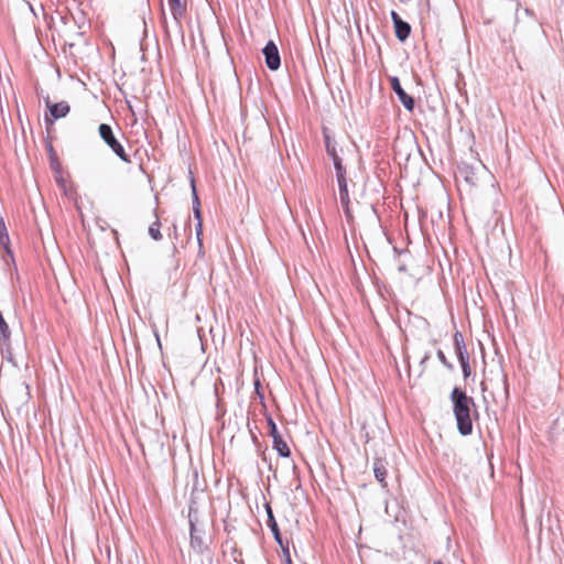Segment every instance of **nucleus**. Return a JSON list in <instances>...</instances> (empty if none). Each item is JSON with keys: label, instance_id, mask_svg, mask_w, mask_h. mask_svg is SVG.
Here are the masks:
<instances>
[{"label": "nucleus", "instance_id": "19", "mask_svg": "<svg viewBox=\"0 0 564 564\" xmlns=\"http://www.w3.org/2000/svg\"><path fill=\"white\" fill-rule=\"evenodd\" d=\"M437 358L447 369H453V365L447 360L446 356L441 349L437 351Z\"/></svg>", "mask_w": 564, "mask_h": 564}, {"label": "nucleus", "instance_id": "17", "mask_svg": "<svg viewBox=\"0 0 564 564\" xmlns=\"http://www.w3.org/2000/svg\"><path fill=\"white\" fill-rule=\"evenodd\" d=\"M192 193H193V213L195 218H199V215H202L200 212V203L199 198L196 192V187L194 184V180H192Z\"/></svg>", "mask_w": 564, "mask_h": 564}, {"label": "nucleus", "instance_id": "25", "mask_svg": "<svg viewBox=\"0 0 564 564\" xmlns=\"http://www.w3.org/2000/svg\"><path fill=\"white\" fill-rule=\"evenodd\" d=\"M427 358H429V356L425 355L422 361L424 362Z\"/></svg>", "mask_w": 564, "mask_h": 564}, {"label": "nucleus", "instance_id": "8", "mask_svg": "<svg viewBox=\"0 0 564 564\" xmlns=\"http://www.w3.org/2000/svg\"><path fill=\"white\" fill-rule=\"evenodd\" d=\"M324 139L327 154L332 158L334 162V167L336 170V175L346 173L345 167L343 166L341 159L339 158L336 149V142L330 139L329 134L324 130Z\"/></svg>", "mask_w": 564, "mask_h": 564}, {"label": "nucleus", "instance_id": "2", "mask_svg": "<svg viewBox=\"0 0 564 564\" xmlns=\"http://www.w3.org/2000/svg\"><path fill=\"white\" fill-rule=\"evenodd\" d=\"M100 139L111 149V151L123 162L130 163L131 159L127 154L123 145L116 138L112 128L107 123H101L98 127Z\"/></svg>", "mask_w": 564, "mask_h": 564}, {"label": "nucleus", "instance_id": "20", "mask_svg": "<svg viewBox=\"0 0 564 564\" xmlns=\"http://www.w3.org/2000/svg\"><path fill=\"white\" fill-rule=\"evenodd\" d=\"M220 388H224V383H223V380L220 378H218L216 380V382L214 383V392H215V395L217 398V403L219 404V392H220Z\"/></svg>", "mask_w": 564, "mask_h": 564}, {"label": "nucleus", "instance_id": "14", "mask_svg": "<svg viewBox=\"0 0 564 564\" xmlns=\"http://www.w3.org/2000/svg\"><path fill=\"white\" fill-rule=\"evenodd\" d=\"M373 474H375L376 479L380 484L386 485L387 468H386V463L381 458L375 459Z\"/></svg>", "mask_w": 564, "mask_h": 564}, {"label": "nucleus", "instance_id": "24", "mask_svg": "<svg viewBox=\"0 0 564 564\" xmlns=\"http://www.w3.org/2000/svg\"><path fill=\"white\" fill-rule=\"evenodd\" d=\"M154 335H155V337H156L158 344L160 345V336H159L158 332H155V334H154Z\"/></svg>", "mask_w": 564, "mask_h": 564}, {"label": "nucleus", "instance_id": "7", "mask_svg": "<svg viewBox=\"0 0 564 564\" xmlns=\"http://www.w3.org/2000/svg\"><path fill=\"white\" fill-rule=\"evenodd\" d=\"M45 105L48 108L50 116L52 118V119H48L47 117H45L46 121L53 122V120H57V119L64 118L70 111V107H69L67 101H59V102H56V104H52L50 98L46 97L45 98Z\"/></svg>", "mask_w": 564, "mask_h": 564}, {"label": "nucleus", "instance_id": "23", "mask_svg": "<svg viewBox=\"0 0 564 564\" xmlns=\"http://www.w3.org/2000/svg\"><path fill=\"white\" fill-rule=\"evenodd\" d=\"M502 382H503L505 389L507 391L508 390V380H507V376L505 373H502Z\"/></svg>", "mask_w": 564, "mask_h": 564}, {"label": "nucleus", "instance_id": "22", "mask_svg": "<svg viewBox=\"0 0 564 564\" xmlns=\"http://www.w3.org/2000/svg\"><path fill=\"white\" fill-rule=\"evenodd\" d=\"M280 546L283 551V555L285 557V563L291 564V555H290V550H289L288 543L285 545L282 543V545H280Z\"/></svg>", "mask_w": 564, "mask_h": 564}, {"label": "nucleus", "instance_id": "10", "mask_svg": "<svg viewBox=\"0 0 564 564\" xmlns=\"http://www.w3.org/2000/svg\"><path fill=\"white\" fill-rule=\"evenodd\" d=\"M454 344H455L456 355L459 360V364L469 361V355L467 352V348H466L462 333L456 332L454 334Z\"/></svg>", "mask_w": 564, "mask_h": 564}, {"label": "nucleus", "instance_id": "15", "mask_svg": "<svg viewBox=\"0 0 564 564\" xmlns=\"http://www.w3.org/2000/svg\"><path fill=\"white\" fill-rule=\"evenodd\" d=\"M0 245L4 248L8 256L12 258L10 249V238L3 218L0 216Z\"/></svg>", "mask_w": 564, "mask_h": 564}, {"label": "nucleus", "instance_id": "9", "mask_svg": "<svg viewBox=\"0 0 564 564\" xmlns=\"http://www.w3.org/2000/svg\"><path fill=\"white\" fill-rule=\"evenodd\" d=\"M391 19L394 25L397 39L401 42H404L409 37L411 32L410 24L403 21L395 11L391 12Z\"/></svg>", "mask_w": 564, "mask_h": 564}, {"label": "nucleus", "instance_id": "6", "mask_svg": "<svg viewBox=\"0 0 564 564\" xmlns=\"http://www.w3.org/2000/svg\"><path fill=\"white\" fill-rule=\"evenodd\" d=\"M390 84H391L392 90L395 93V95L398 96V98H399L400 102L403 105V107L406 110L412 111L415 106L414 99H413V97H411L410 95H408L404 91V89L402 88V86L400 84L399 78L395 76L391 77Z\"/></svg>", "mask_w": 564, "mask_h": 564}, {"label": "nucleus", "instance_id": "4", "mask_svg": "<svg viewBox=\"0 0 564 564\" xmlns=\"http://www.w3.org/2000/svg\"><path fill=\"white\" fill-rule=\"evenodd\" d=\"M267 422L269 426V435L272 437L273 448L281 457H289L291 455V451L286 442L282 438V435L279 433L276 424L271 415L267 416Z\"/></svg>", "mask_w": 564, "mask_h": 564}, {"label": "nucleus", "instance_id": "16", "mask_svg": "<svg viewBox=\"0 0 564 564\" xmlns=\"http://www.w3.org/2000/svg\"><path fill=\"white\" fill-rule=\"evenodd\" d=\"M160 227H161V224H160L159 217L155 215V220L149 227V235L151 236V238H153L156 241L162 239V234L160 231Z\"/></svg>", "mask_w": 564, "mask_h": 564}, {"label": "nucleus", "instance_id": "11", "mask_svg": "<svg viewBox=\"0 0 564 564\" xmlns=\"http://www.w3.org/2000/svg\"><path fill=\"white\" fill-rule=\"evenodd\" d=\"M167 3L174 20L180 23L186 13V0H167Z\"/></svg>", "mask_w": 564, "mask_h": 564}, {"label": "nucleus", "instance_id": "26", "mask_svg": "<svg viewBox=\"0 0 564 564\" xmlns=\"http://www.w3.org/2000/svg\"><path fill=\"white\" fill-rule=\"evenodd\" d=\"M434 564H444V563H442L441 561H437V562H435Z\"/></svg>", "mask_w": 564, "mask_h": 564}, {"label": "nucleus", "instance_id": "13", "mask_svg": "<svg viewBox=\"0 0 564 564\" xmlns=\"http://www.w3.org/2000/svg\"><path fill=\"white\" fill-rule=\"evenodd\" d=\"M337 183L339 187V199L343 206H347L349 203L346 173L337 174Z\"/></svg>", "mask_w": 564, "mask_h": 564}, {"label": "nucleus", "instance_id": "12", "mask_svg": "<svg viewBox=\"0 0 564 564\" xmlns=\"http://www.w3.org/2000/svg\"><path fill=\"white\" fill-rule=\"evenodd\" d=\"M265 511L268 514L267 524L270 528V530L274 536V540L278 542L279 545H282V536H281L278 523L275 521V518L273 516L272 508L269 503H265Z\"/></svg>", "mask_w": 564, "mask_h": 564}, {"label": "nucleus", "instance_id": "3", "mask_svg": "<svg viewBox=\"0 0 564 564\" xmlns=\"http://www.w3.org/2000/svg\"><path fill=\"white\" fill-rule=\"evenodd\" d=\"M188 520H189V530H191V547L202 554L206 550V545L203 541L202 533L196 528V522L198 521L197 517V507L194 501L189 503L188 508Z\"/></svg>", "mask_w": 564, "mask_h": 564}, {"label": "nucleus", "instance_id": "21", "mask_svg": "<svg viewBox=\"0 0 564 564\" xmlns=\"http://www.w3.org/2000/svg\"><path fill=\"white\" fill-rule=\"evenodd\" d=\"M460 366H462L464 378L467 379L471 373L469 361L462 362Z\"/></svg>", "mask_w": 564, "mask_h": 564}, {"label": "nucleus", "instance_id": "18", "mask_svg": "<svg viewBox=\"0 0 564 564\" xmlns=\"http://www.w3.org/2000/svg\"><path fill=\"white\" fill-rule=\"evenodd\" d=\"M197 220V224L195 226L196 237L198 240V243L202 245V235H203V225H202V215H199V218H195Z\"/></svg>", "mask_w": 564, "mask_h": 564}, {"label": "nucleus", "instance_id": "5", "mask_svg": "<svg viewBox=\"0 0 564 564\" xmlns=\"http://www.w3.org/2000/svg\"><path fill=\"white\" fill-rule=\"evenodd\" d=\"M264 55L265 65L271 70H276L281 65L279 50L273 41H269L262 50Z\"/></svg>", "mask_w": 564, "mask_h": 564}, {"label": "nucleus", "instance_id": "1", "mask_svg": "<svg viewBox=\"0 0 564 564\" xmlns=\"http://www.w3.org/2000/svg\"><path fill=\"white\" fill-rule=\"evenodd\" d=\"M451 400L458 432L463 436L470 435L473 432L471 410L474 409V412L477 413L474 399L459 388H454L451 393Z\"/></svg>", "mask_w": 564, "mask_h": 564}]
</instances>
